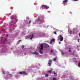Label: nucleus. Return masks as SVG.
<instances>
[{
    "instance_id": "obj_12",
    "label": "nucleus",
    "mask_w": 80,
    "mask_h": 80,
    "mask_svg": "<svg viewBox=\"0 0 80 80\" xmlns=\"http://www.w3.org/2000/svg\"><path fill=\"white\" fill-rule=\"evenodd\" d=\"M61 52H62V55H64V54H65V52H64L63 50Z\"/></svg>"
},
{
    "instance_id": "obj_41",
    "label": "nucleus",
    "mask_w": 80,
    "mask_h": 80,
    "mask_svg": "<svg viewBox=\"0 0 80 80\" xmlns=\"http://www.w3.org/2000/svg\"><path fill=\"white\" fill-rule=\"evenodd\" d=\"M19 41H20V40H19Z\"/></svg>"
},
{
    "instance_id": "obj_13",
    "label": "nucleus",
    "mask_w": 80,
    "mask_h": 80,
    "mask_svg": "<svg viewBox=\"0 0 80 80\" xmlns=\"http://www.w3.org/2000/svg\"><path fill=\"white\" fill-rule=\"evenodd\" d=\"M53 50L52 49L51 50V53H53Z\"/></svg>"
},
{
    "instance_id": "obj_2",
    "label": "nucleus",
    "mask_w": 80,
    "mask_h": 80,
    "mask_svg": "<svg viewBox=\"0 0 80 80\" xmlns=\"http://www.w3.org/2000/svg\"><path fill=\"white\" fill-rule=\"evenodd\" d=\"M41 8H45V9H48L50 7L47 5H42L41 6Z\"/></svg>"
},
{
    "instance_id": "obj_40",
    "label": "nucleus",
    "mask_w": 80,
    "mask_h": 80,
    "mask_svg": "<svg viewBox=\"0 0 80 80\" xmlns=\"http://www.w3.org/2000/svg\"><path fill=\"white\" fill-rule=\"evenodd\" d=\"M3 20H4V19H3Z\"/></svg>"
},
{
    "instance_id": "obj_17",
    "label": "nucleus",
    "mask_w": 80,
    "mask_h": 80,
    "mask_svg": "<svg viewBox=\"0 0 80 80\" xmlns=\"http://www.w3.org/2000/svg\"><path fill=\"white\" fill-rule=\"evenodd\" d=\"M27 20H29V17H27L26 18Z\"/></svg>"
},
{
    "instance_id": "obj_28",
    "label": "nucleus",
    "mask_w": 80,
    "mask_h": 80,
    "mask_svg": "<svg viewBox=\"0 0 80 80\" xmlns=\"http://www.w3.org/2000/svg\"><path fill=\"white\" fill-rule=\"evenodd\" d=\"M8 37V34L6 35V37Z\"/></svg>"
},
{
    "instance_id": "obj_21",
    "label": "nucleus",
    "mask_w": 80,
    "mask_h": 80,
    "mask_svg": "<svg viewBox=\"0 0 80 80\" xmlns=\"http://www.w3.org/2000/svg\"><path fill=\"white\" fill-rule=\"evenodd\" d=\"M53 60L54 61H56V59L55 58H53Z\"/></svg>"
},
{
    "instance_id": "obj_7",
    "label": "nucleus",
    "mask_w": 80,
    "mask_h": 80,
    "mask_svg": "<svg viewBox=\"0 0 80 80\" xmlns=\"http://www.w3.org/2000/svg\"><path fill=\"white\" fill-rule=\"evenodd\" d=\"M43 46L44 47H50V46L47 44H44Z\"/></svg>"
},
{
    "instance_id": "obj_34",
    "label": "nucleus",
    "mask_w": 80,
    "mask_h": 80,
    "mask_svg": "<svg viewBox=\"0 0 80 80\" xmlns=\"http://www.w3.org/2000/svg\"><path fill=\"white\" fill-rule=\"evenodd\" d=\"M79 36H80V33L79 34Z\"/></svg>"
},
{
    "instance_id": "obj_35",
    "label": "nucleus",
    "mask_w": 80,
    "mask_h": 80,
    "mask_svg": "<svg viewBox=\"0 0 80 80\" xmlns=\"http://www.w3.org/2000/svg\"><path fill=\"white\" fill-rule=\"evenodd\" d=\"M19 74H20V72H19Z\"/></svg>"
},
{
    "instance_id": "obj_36",
    "label": "nucleus",
    "mask_w": 80,
    "mask_h": 80,
    "mask_svg": "<svg viewBox=\"0 0 80 80\" xmlns=\"http://www.w3.org/2000/svg\"><path fill=\"white\" fill-rule=\"evenodd\" d=\"M4 43H5V41H4Z\"/></svg>"
},
{
    "instance_id": "obj_23",
    "label": "nucleus",
    "mask_w": 80,
    "mask_h": 80,
    "mask_svg": "<svg viewBox=\"0 0 80 80\" xmlns=\"http://www.w3.org/2000/svg\"><path fill=\"white\" fill-rule=\"evenodd\" d=\"M69 52H71V48H69Z\"/></svg>"
},
{
    "instance_id": "obj_3",
    "label": "nucleus",
    "mask_w": 80,
    "mask_h": 80,
    "mask_svg": "<svg viewBox=\"0 0 80 80\" xmlns=\"http://www.w3.org/2000/svg\"><path fill=\"white\" fill-rule=\"evenodd\" d=\"M58 38L59 39L60 42H62L63 40V37L62 35L59 36Z\"/></svg>"
},
{
    "instance_id": "obj_11",
    "label": "nucleus",
    "mask_w": 80,
    "mask_h": 80,
    "mask_svg": "<svg viewBox=\"0 0 80 80\" xmlns=\"http://www.w3.org/2000/svg\"><path fill=\"white\" fill-rule=\"evenodd\" d=\"M68 2V0H65L63 1V3H67Z\"/></svg>"
},
{
    "instance_id": "obj_9",
    "label": "nucleus",
    "mask_w": 80,
    "mask_h": 80,
    "mask_svg": "<svg viewBox=\"0 0 80 80\" xmlns=\"http://www.w3.org/2000/svg\"><path fill=\"white\" fill-rule=\"evenodd\" d=\"M55 41V39H52L50 41V44H51V43H52V42H54Z\"/></svg>"
},
{
    "instance_id": "obj_33",
    "label": "nucleus",
    "mask_w": 80,
    "mask_h": 80,
    "mask_svg": "<svg viewBox=\"0 0 80 80\" xmlns=\"http://www.w3.org/2000/svg\"><path fill=\"white\" fill-rule=\"evenodd\" d=\"M2 39H1V42H2Z\"/></svg>"
},
{
    "instance_id": "obj_10",
    "label": "nucleus",
    "mask_w": 80,
    "mask_h": 80,
    "mask_svg": "<svg viewBox=\"0 0 80 80\" xmlns=\"http://www.w3.org/2000/svg\"><path fill=\"white\" fill-rule=\"evenodd\" d=\"M13 20H18V19H17V17L15 16L13 18Z\"/></svg>"
},
{
    "instance_id": "obj_8",
    "label": "nucleus",
    "mask_w": 80,
    "mask_h": 80,
    "mask_svg": "<svg viewBox=\"0 0 80 80\" xmlns=\"http://www.w3.org/2000/svg\"><path fill=\"white\" fill-rule=\"evenodd\" d=\"M32 54H33V55H38V53L37 52H32Z\"/></svg>"
},
{
    "instance_id": "obj_37",
    "label": "nucleus",
    "mask_w": 80,
    "mask_h": 80,
    "mask_svg": "<svg viewBox=\"0 0 80 80\" xmlns=\"http://www.w3.org/2000/svg\"><path fill=\"white\" fill-rule=\"evenodd\" d=\"M78 42H79V41L78 40Z\"/></svg>"
},
{
    "instance_id": "obj_5",
    "label": "nucleus",
    "mask_w": 80,
    "mask_h": 80,
    "mask_svg": "<svg viewBox=\"0 0 80 80\" xmlns=\"http://www.w3.org/2000/svg\"><path fill=\"white\" fill-rule=\"evenodd\" d=\"M20 74H22V75H27V73H26V72L25 71H22V72H20Z\"/></svg>"
},
{
    "instance_id": "obj_15",
    "label": "nucleus",
    "mask_w": 80,
    "mask_h": 80,
    "mask_svg": "<svg viewBox=\"0 0 80 80\" xmlns=\"http://www.w3.org/2000/svg\"><path fill=\"white\" fill-rule=\"evenodd\" d=\"M78 66L79 68H80V62H79L78 64Z\"/></svg>"
},
{
    "instance_id": "obj_16",
    "label": "nucleus",
    "mask_w": 80,
    "mask_h": 80,
    "mask_svg": "<svg viewBox=\"0 0 80 80\" xmlns=\"http://www.w3.org/2000/svg\"><path fill=\"white\" fill-rule=\"evenodd\" d=\"M52 72V71L50 70V71H48V73H51V72Z\"/></svg>"
},
{
    "instance_id": "obj_32",
    "label": "nucleus",
    "mask_w": 80,
    "mask_h": 80,
    "mask_svg": "<svg viewBox=\"0 0 80 80\" xmlns=\"http://www.w3.org/2000/svg\"><path fill=\"white\" fill-rule=\"evenodd\" d=\"M27 38H26V39H27Z\"/></svg>"
},
{
    "instance_id": "obj_39",
    "label": "nucleus",
    "mask_w": 80,
    "mask_h": 80,
    "mask_svg": "<svg viewBox=\"0 0 80 80\" xmlns=\"http://www.w3.org/2000/svg\"><path fill=\"white\" fill-rule=\"evenodd\" d=\"M61 32H62V31H61Z\"/></svg>"
},
{
    "instance_id": "obj_38",
    "label": "nucleus",
    "mask_w": 80,
    "mask_h": 80,
    "mask_svg": "<svg viewBox=\"0 0 80 80\" xmlns=\"http://www.w3.org/2000/svg\"><path fill=\"white\" fill-rule=\"evenodd\" d=\"M57 58V57H55V58Z\"/></svg>"
},
{
    "instance_id": "obj_6",
    "label": "nucleus",
    "mask_w": 80,
    "mask_h": 80,
    "mask_svg": "<svg viewBox=\"0 0 80 80\" xmlns=\"http://www.w3.org/2000/svg\"><path fill=\"white\" fill-rule=\"evenodd\" d=\"M33 37H34L33 34H32V36L30 35L29 36V38H30V40H32L33 38Z\"/></svg>"
},
{
    "instance_id": "obj_19",
    "label": "nucleus",
    "mask_w": 80,
    "mask_h": 80,
    "mask_svg": "<svg viewBox=\"0 0 80 80\" xmlns=\"http://www.w3.org/2000/svg\"><path fill=\"white\" fill-rule=\"evenodd\" d=\"M52 80H56V78H53Z\"/></svg>"
},
{
    "instance_id": "obj_20",
    "label": "nucleus",
    "mask_w": 80,
    "mask_h": 80,
    "mask_svg": "<svg viewBox=\"0 0 80 80\" xmlns=\"http://www.w3.org/2000/svg\"><path fill=\"white\" fill-rule=\"evenodd\" d=\"M53 73L54 75H57V73H56L55 72H53Z\"/></svg>"
},
{
    "instance_id": "obj_1",
    "label": "nucleus",
    "mask_w": 80,
    "mask_h": 80,
    "mask_svg": "<svg viewBox=\"0 0 80 80\" xmlns=\"http://www.w3.org/2000/svg\"><path fill=\"white\" fill-rule=\"evenodd\" d=\"M41 48L40 47L39 48H40V53L41 54H43V48L44 47H43V44H41Z\"/></svg>"
},
{
    "instance_id": "obj_22",
    "label": "nucleus",
    "mask_w": 80,
    "mask_h": 80,
    "mask_svg": "<svg viewBox=\"0 0 80 80\" xmlns=\"http://www.w3.org/2000/svg\"><path fill=\"white\" fill-rule=\"evenodd\" d=\"M2 73L3 74H5V72L4 71H2Z\"/></svg>"
},
{
    "instance_id": "obj_4",
    "label": "nucleus",
    "mask_w": 80,
    "mask_h": 80,
    "mask_svg": "<svg viewBox=\"0 0 80 80\" xmlns=\"http://www.w3.org/2000/svg\"><path fill=\"white\" fill-rule=\"evenodd\" d=\"M52 63V60H49L48 62V64L49 67H50L51 66Z\"/></svg>"
},
{
    "instance_id": "obj_14",
    "label": "nucleus",
    "mask_w": 80,
    "mask_h": 80,
    "mask_svg": "<svg viewBox=\"0 0 80 80\" xmlns=\"http://www.w3.org/2000/svg\"><path fill=\"white\" fill-rule=\"evenodd\" d=\"M22 49H23V48H24L25 47V46L24 45H22Z\"/></svg>"
},
{
    "instance_id": "obj_26",
    "label": "nucleus",
    "mask_w": 80,
    "mask_h": 80,
    "mask_svg": "<svg viewBox=\"0 0 80 80\" xmlns=\"http://www.w3.org/2000/svg\"><path fill=\"white\" fill-rule=\"evenodd\" d=\"M30 22H31V21H29V23H30Z\"/></svg>"
},
{
    "instance_id": "obj_18",
    "label": "nucleus",
    "mask_w": 80,
    "mask_h": 80,
    "mask_svg": "<svg viewBox=\"0 0 80 80\" xmlns=\"http://www.w3.org/2000/svg\"><path fill=\"white\" fill-rule=\"evenodd\" d=\"M48 74H46L45 75V77H48Z\"/></svg>"
},
{
    "instance_id": "obj_31",
    "label": "nucleus",
    "mask_w": 80,
    "mask_h": 80,
    "mask_svg": "<svg viewBox=\"0 0 80 80\" xmlns=\"http://www.w3.org/2000/svg\"><path fill=\"white\" fill-rule=\"evenodd\" d=\"M72 31H70V32H71V33H72Z\"/></svg>"
},
{
    "instance_id": "obj_25",
    "label": "nucleus",
    "mask_w": 80,
    "mask_h": 80,
    "mask_svg": "<svg viewBox=\"0 0 80 80\" xmlns=\"http://www.w3.org/2000/svg\"><path fill=\"white\" fill-rule=\"evenodd\" d=\"M78 0H74L75 2H76V1H78Z\"/></svg>"
},
{
    "instance_id": "obj_24",
    "label": "nucleus",
    "mask_w": 80,
    "mask_h": 80,
    "mask_svg": "<svg viewBox=\"0 0 80 80\" xmlns=\"http://www.w3.org/2000/svg\"><path fill=\"white\" fill-rule=\"evenodd\" d=\"M54 34H55L56 35H57V33L55 31L54 32Z\"/></svg>"
},
{
    "instance_id": "obj_29",
    "label": "nucleus",
    "mask_w": 80,
    "mask_h": 80,
    "mask_svg": "<svg viewBox=\"0 0 80 80\" xmlns=\"http://www.w3.org/2000/svg\"><path fill=\"white\" fill-rule=\"evenodd\" d=\"M9 75H10V76H12V74H9Z\"/></svg>"
},
{
    "instance_id": "obj_30",
    "label": "nucleus",
    "mask_w": 80,
    "mask_h": 80,
    "mask_svg": "<svg viewBox=\"0 0 80 80\" xmlns=\"http://www.w3.org/2000/svg\"><path fill=\"white\" fill-rule=\"evenodd\" d=\"M7 40V38H5V40Z\"/></svg>"
},
{
    "instance_id": "obj_27",
    "label": "nucleus",
    "mask_w": 80,
    "mask_h": 80,
    "mask_svg": "<svg viewBox=\"0 0 80 80\" xmlns=\"http://www.w3.org/2000/svg\"><path fill=\"white\" fill-rule=\"evenodd\" d=\"M61 43V42H59V44H60Z\"/></svg>"
}]
</instances>
